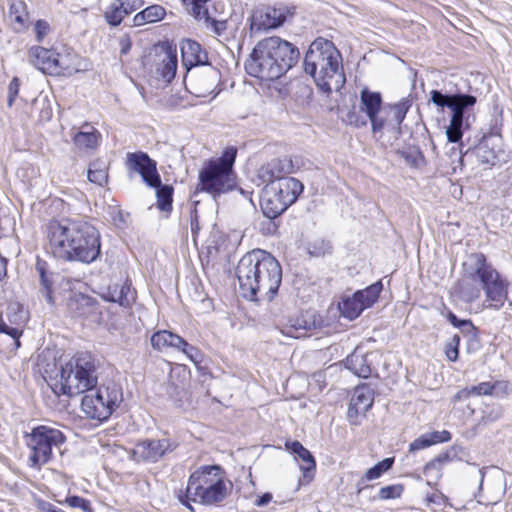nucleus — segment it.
I'll return each mask as SVG.
<instances>
[{"mask_svg":"<svg viewBox=\"0 0 512 512\" xmlns=\"http://www.w3.org/2000/svg\"><path fill=\"white\" fill-rule=\"evenodd\" d=\"M47 238L55 257L90 264L101 255V236L90 222L81 219L50 221Z\"/></svg>","mask_w":512,"mask_h":512,"instance_id":"1","label":"nucleus"},{"mask_svg":"<svg viewBox=\"0 0 512 512\" xmlns=\"http://www.w3.org/2000/svg\"><path fill=\"white\" fill-rule=\"evenodd\" d=\"M235 274L240 295L249 301H271L282 282V268L270 253L256 249L239 260Z\"/></svg>","mask_w":512,"mask_h":512,"instance_id":"2","label":"nucleus"},{"mask_svg":"<svg viewBox=\"0 0 512 512\" xmlns=\"http://www.w3.org/2000/svg\"><path fill=\"white\" fill-rule=\"evenodd\" d=\"M299 55L292 43L277 36L268 37L256 44L245 62V69L251 76L275 80L297 63Z\"/></svg>","mask_w":512,"mask_h":512,"instance_id":"3","label":"nucleus"},{"mask_svg":"<svg viewBox=\"0 0 512 512\" xmlns=\"http://www.w3.org/2000/svg\"><path fill=\"white\" fill-rule=\"evenodd\" d=\"M304 70L322 93L339 92L346 81L341 53L332 41L322 37L316 38L306 52Z\"/></svg>","mask_w":512,"mask_h":512,"instance_id":"4","label":"nucleus"},{"mask_svg":"<svg viewBox=\"0 0 512 512\" xmlns=\"http://www.w3.org/2000/svg\"><path fill=\"white\" fill-rule=\"evenodd\" d=\"M226 495L222 468L218 465L201 466L190 475L186 492L179 495V501L192 510L189 501L213 505L223 501Z\"/></svg>","mask_w":512,"mask_h":512,"instance_id":"5","label":"nucleus"},{"mask_svg":"<svg viewBox=\"0 0 512 512\" xmlns=\"http://www.w3.org/2000/svg\"><path fill=\"white\" fill-rule=\"evenodd\" d=\"M464 277L479 281L485 292V307L499 310L508 297V282L482 253H472L463 263Z\"/></svg>","mask_w":512,"mask_h":512,"instance_id":"6","label":"nucleus"},{"mask_svg":"<svg viewBox=\"0 0 512 512\" xmlns=\"http://www.w3.org/2000/svg\"><path fill=\"white\" fill-rule=\"evenodd\" d=\"M97 367L91 354L81 353L72 357L60 370V380L54 385L56 394L75 396L97 385Z\"/></svg>","mask_w":512,"mask_h":512,"instance_id":"7","label":"nucleus"},{"mask_svg":"<svg viewBox=\"0 0 512 512\" xmlns=\"http://www.w3.org/2000/svg\"><path fill=\"white\" fill-rule=\"evenodd\" d=\"M237 149L228 147L222 156L209 160L199 172L198 188L213 195L221 194L233 186V165Z\"/></svg>","mask_w":512,"mask_h":512,"instance_id":"8","label":"nucleus"},{"mask_svg":"<svg viewBox=\"0 0 512 512\" xmlns=\"http://www.w3.org/2000/svg\"><path fill=\"white\" fill-rule=\"evenodd\" d=\"M303 189L302 182L293 177L279 179L265 187L261 198L263 214L269 219L280 216L296 202Z\"/></svg>","mask_w":512,"mask_h":512,"instance_id":"9","label":"nucleus"},{"mask_svg":"<svg viewBox=\"0 0 512 512\" xmlns=\"http://www.w3.org/2000/svg\"><path fill=\"white\" fill-rule=\"evenodd\" d=\"M81 408L85 415L100 422L107 420L123 401V392L119 385L110 383L86 391Z\"/></svg>","mask_w":512,"mask_h":512,"instance_id":"10","label":"nucleus"},{"mask_svg":"<svg viewBox=\"0 0 512 512\" xmlns=\"http://www.w3.org/2000/svg\"><path fill=\"white\" fill-rule=\"evenodd\" d=\"M66 440L59 429L39 425L27 436V445L32 453L29 457L32 467H40L51 459L53 448H59Z\"/></svg>","mask_w":512,"mask_h":512,"instance_id":"11","label":"nucleus"},{"mask_svg":"<svg viewBox=\"0 0 512 512\" xmlns=\"http://www.w3.org/2000/svg\"><path fill=\"white\" fill-rule=\"evenodd\" d=\"M407 102L394 105H382V98H360V110L365 111L371 122L372 132L381 131L387 122L399 126L406 117L409 109Z\"/></svg>","mask_w":512,"mask_h":512,"instance_id":"12","label":"nucleus"},{"mask_svg":"<svg viewBox=\"0 0 512 512\" xmlns=\"http://www.w3.org/2000/svg\"><path fill=\"white\" fill-rule=\"evenodd\" d=\"M477 98H431L439 107H447L451 110L450 125L446 129L449 142L458 143L463 136V130L469 128L470 117Z\"/></svg>","mask_w":512,"mask_h":512,"instance_id":"13","label":"nucleus"},{"mask_svg":"<svg viewBox=\"0 0 512 512\" xmlns=\"http://www.w3.org/2000/svg\"><path fill=\"white\" fill-rule=\"evenodd\" d=\"M176 447L177 443L169 438L147 439L135 445L133 455L137 460L155 463Z\"/></svg>","mask_w":512,"mask_h":512,"instance_id":"14","label":"nucleus"},{"mask_svg":"<svg viewBox=\"0 0 512 512\" xmlns=\"http://www.w3.org/2000/svg\"><path fill=\"white\" fill-rule=\"evenodd\" d=\"M127 167L129 170L138 173L148 186L160 184V175L157 171L156 162L147 153H128Z\"/></svg>","mask_w":512,"mask_h":512,"instance_id":"15","label":"nucleus"},{"mask_svg":"<svg viewBox=\"0 0 512 512\" xmlns=\"http://www.w3.org/2000/svg\"><path fill=\"white\" fill-rule=\"evenodd\" d=\"M293 168L292 160L287 157L272 159L257 170L258 185L265 184L268 187L279 179L287 178Z\"/></svg>","mask_w":512,"mask_h":512,"instance_id":"16","label":"nucleus"},{"mask_svg":"<svg viewBox=\"0 0 512 512\" xmlns=\"http://www.w3.org/2000/svg\"><path fill=\"white\" fill-rule=\"evenodd\" d=\"M374 402V393L372 388L367 384L356 386L350 400L347 411V417L351 424H358V417L372 407Z\"/></svg>","mask_w":512,"mask_h":512,"instance_id":"17","label":"nucleus"},{"mask_svg":"<svg viewBox=\"0 0 512 512\" xmlns=\"http://www.w3.org/2000/svg\"><path fill=\"white\" fill-rule=\"evenodd\" d=\"M286 16L282 9L267 7L264 10L255 11L249 18L251 33H258L280 27L285 22Z\"/></svg>","mask_w":512,"mask_h":512,"instance_id":"18","label":"nucleus"},{"mask_svg":"<svg viewBox=\"0 0 512 512\" xmlns=\"http://www.w3.org/2000/svg\"><path fill=\"white\" fill-rule=\"evenodd\" d=\"M154 63L156 74L167 85L170 83L177 71V51L169 45L162 46L156 51Z\"/></svg>","mask_w":512,"mask_h":512,"instance_id":"19","label":"nucleus"},{"mask_svg":"<svg viewBox=\"0 0 512 512\" xmlns=\"http://www.w3.org/2000/svg\"><path fill=\"white\" fill-rule=\"evenodd\" d=\"M55 64L57 70L54 75L71 76L79 71L85 70L86 61L82 59L73 49L63 47L60 51H56Z\"/></svg>","mask_w":512,"mask_h":512,"instance_id":"20","label":"nucleus"},{"mask_svg":"<svg viewBox=\"0 0 512 512\" xmlns=\"http://www.w3.org/2000/svg\"><path fill=\"white\" fill-rule=\"evenodd\" d=\"M144 5V0H113L104 12V19L112 27L119 26L124 18Z\"/></svg>","mask_w":512,"mask_h":512,"instance_id":"21","label":"nucleus"},{"mask_svg":"<svg viewBox=\"0 0 512 512\" xmlns=\"http://www.w3.org/2000/svg\"><path fill=\"white\" fill-rule=\"evenodd\" d=\"M182 63L187 71L196 66L210 65L207 52L191 39L181 42Z\"/></svg>","mask_w":512,"mask_h":512,"instance_id":"22","label":"nucleus"},{"mask_svg":"<svg viewBox=\"0 0 512 512\" xmlns=\"http://www.w3.org/2000/svg\"><path fill=\"white\" fill-rule=\"evenodd\" d=\"M72 140L79 151L89 153L99 146L101 133L90 123L85 122L73 134Z\"/></svg>","mask_w":512,"mask_h":512,"instance_id":"23","label":"nucleus"},{"mask_svg":"<svg viewBox=\"0 0 512 512\" xmlns=\"http://www.w3.org/2000/svg\"><path fill=\"white\" fill-rule=\"evenodd\" d=\"M30 62L43 73L54 75L57 70L55 64V50L47 49L41 46H33L28 51Z\"/></svg>","mask_w":512,"mask_h":512,"instance_id":"24","label":"nucleus"},{"mask_svg":"<svg viewBox=\"0 0 512 512\" xmlns=\"http://www.w3.org/2000/svg\"><path fill=\"white\" fill-rule=\"evenodd\" d=\"M315 328V322L304 317L291 318L280 328V332L290 338L299 339L306 337Z\"/></svg>","mask_w":512,"mask_h":512,"instance_id":"25","label":"nucleus"},{"mask_svg":"<svg viewBox=\"0 0 512 512\" xmlns=\"http://www.w3.org/2000/svg\"><path fill=\"white\" fill-rule=\"evenodd\" d=\"M8 17L16 32H21L28 27L29 13L27 5L22 0H12L9 6Z\"/></svg>","mask_w":512,"mask_h":512,"instance_id":"26","label":"nucleus"},{"mask_svg":"<svg viewBox=\"0 0 512 512\" xmlns=\"http://www.w3.org/2000/svg\"><path fill=\"white\" fill-rule=\"evenodd\" d=\"M150 342L153 349L158 351L168 348L178 350L180 345H183V338L171 331L160 330L151 336Z\"/></svg>","mask_w":512,"mask_h":512,"instance_id":"27","label":"nucleus"},{"mask_svg":"<svg viewBox=\"0 0 512 512\" xmlns=\"http://www.w3.org/2000/svg\"><path fill=\"white\" fill-rule=\"evenodd\" d=\"M286 446L295 455L296 459L303 462L300 465V469L303 471L304 477H308L310 473L315 471L316 463L314 457L299 441L287 443Z\"/></svg>","mask_w":512,"mask_h":512,"instance_id":"28","label":"nucleus"},{"mask_svg":"<svg viewBox=\"0 0 512 512\" xmlns=\"http://www.w3.org/2000/svg\"><path fill=\"white\" fill-rule=\"evenodd\" d=\"M346 368L360 378H368L372 374L368 355L354 351L346 358Z\"/></svg>","mask_w":512,"mask_h":512,"instance_id":"29","label":"nucleus"},{"mask_svg":"<svg viewBox=\"0 0 512 512\" xmlns=\"http://www.w3.org/2000/svg\"><path fill=\"white\" fill-rule=\"evenodd\" d=\"M360 102L356 104L353 102L350 107L338 109L339 117L347 125L354 126L356 128L367 125V115L365 111L360 110Z\"/></svg>","mask_w":512,"mask_h":512,"instance_id":"30","label":"nucleus"},{"mask_svg":"<svg viewBox=\"0 0 512 512\" xmlns=\"http://www.w3.org/2000/svg\"><path fill=\"white\" fill-rule=\"evenodd\" d=\"M166 15V10L161 5H151L138 12L133 17L132 26H142L149 23H155L162 20Z\"/></svg>","mask_w":512,"mask_h":512,"instance_id":"31","label":"nucleus"},{"mask_svg":"<svg viewBox=\"0 0 512 512\" xmlns=\"http://www.w3.org/2000/svg\"><path fill=\"white\" fill-rule=\"evenodd\" d=\"M481 164L494 165L497 159V152L491 143V138L484 137L473 150Z\"/></svg>","mask_w":512,"mask_h":512,"instance_id":"32","label":"nucleus"},{"mask_svg":"<svg viewBox=\"0 0 512 512\" xmlns=\"http://www.w3.org/2000/svg\"><path fill=\"white\" fill-rule=\"evenodd\" d=\"M339 310L343 317L354 320L360 316L365 308L354 293L351 297H346L339 303Z\"/></svg>","mask_w":512,"mask_h":512,"instance_id":"33","label":"nucleus"},{"mask_svg":"<svg viewBox=\"0 0 512 512\" xmlns=\"http://www.w3.org/2000/svg\"><path fill=\"white\" fill-rule=\"evenodd\" d=\"M382 289V282L377 281L363 290L356 291L355 295L359 301L364 304V308L366 309L371 307L377 301Z\"/></svg>","mask_w":512,"mask_h":512,"instance_id":"34","label":"nucleus"},{"mask_svg":"<svg viewBox=\"0 0 512 512\" xmlns=\"http://www.w3.org/2000/svg\"><path fill=\"white\" fill-rule=\"evenodd\" d=\"M110 300L117 302L124 307L130 306L135 300V295L131 289V284L126 281L120 286L116 285L113 292L111 293Z\"/></svg>","mask_w":512,"mask_h":512,"instance_id":"35","label":"nucleus"},{"mask_svg":"<svg viewBox=\"0 0 512 512\" xmlns=\"http://www.w3.org/2000/svg\"><path fill=\"white\" fill-rule=\"evenodd\" d=\"M151 187L156 188L157 207L161 211H170L172 209L173 188L170 185H163L161 181L159 185Z\"/></svg>","mask_w":512,"mask_h":512,"instance_id":"36","label":"nucleus"},{"mask_svg":"<svg viewBox=\"0 0 512 512\" xmlns=\"http://www.w3.org/2000/svg\"><path fill=\"white\" fill-rule=\"evenodd\" d=\"M5 318L7 321L13 326H17L22 329V326L26 322V312L24 311L23 306L18 302L10 303L7 306L5 312Z\"/></svg>","mask_w":512,"mask_h":512,"instance_id":"37","label":"nucleus"},{"mask_svg":"<svg viewBox=\"0 0 512 512\" xmlns=\"http://www.w3.org/2000/svg\"><path fill=\"white\" fill-rule=\"evenodd\" d=\"M88 180L99 186H103L108 181V173L106 166L101 161H94L90 164L87 173Z\"/></svg>","mask_w":512,"mask_h":512,"instance_id":"38","label":"nucleus"},{"mask_svg":"<svg viewBox=\"0 0 512 512\" xmlns=\"http://www.w3.org/2000/svg\"><path fill=\"white\" fill-rule=\"evenodd\" d=\"M394 463V458H385L382 461L378 462L376 465L371 467L365 473L364 478H362L358 485H363L366 481H371L378 479L384 472L388 471Z\"/></svg>","mask_w":512,"mask_h":512,"instance_id":"39","label":"nucleus"},{"mask_svg":"<svg viewBox=\"0 0 512 512\" xmlns=\"http://www.w3.org/2000/svg\"><path fill=\"white\" fill-rule=\"evenodd\" d=\"M447 320L456 328L460 329L461 333L474 338L476 336V328L471 320L459 319L453 312L448 311L446 315Z\"/></svg>","mask_w":512,"mask_h":512,"instance_id":"40","label":"nucleus"},{"mask_svg":"<svg viewBox=\"0 0 512 512\" xmlns=\"http://www.w3.org/2000/svg\"><path fill=\"white\" fill-rule=\"evenodd\" d=\"M198 20H203L207 29H210L216 35H222L227 29V21L226 20H217L213 18L208 10H203V13L200 16H195Z\"/></svg>","mask_w":512,"mask_h":512,"instance_id":"41","label":"nucleus"},{"mask_svg":"<svg viewBox=\"0 0 512 512\" xmlns=\"http://www.w3.org/2000/svg\"><path fill=\"white\" fill-rule=\"evenodd\" d=\"M494 389V386L489 382H482L476 386H473L469 389H464L459 391L455 395V399L467 398L470 395H490Z\"/></svg>","mask_w":512,"mask_h":512,"instance_id":"42","label":"nucleus"},{"mask_svg":"<svg viewBox=\"0 0 512 512\" xmlns=\"http://www.w3.org/2000/svg\"><path fill=\"white\" fill-rule=\"evenodd\" d=\"M22 332V329L17 326H13L2 314L0 315V334L3 333L10 336L14 340L16 348H19L21 345L19 338L22 335Z\"/></svg>","mask_w":512,"mask_h":512,"instance_id":"43","label":"nucleus"},{"mask_svg":"<svg viewBox=\"0 0 512 512\" xmlns=\"http://www.w3.org/2000/svg\"><path fill=\"white\" fill-rule=\"evenodd\" d=\"M178 351L182 352L194 364H199L203 360L201 351L197 347L190 345L185 339H183V345H180Z\"/></svg>","mask_w":512,"mask_h":512,"instance_id":"44","label":"nucleus"},{"mask_svg":"<svg viewBox=\"0 0 512 512\" xmlns=\"http://www.w3.org/2000/svg\"><path fill=\"white\" fill-rule=\"evenodd\" d=\"M64 503L71 508H80L83 512H93L90 502L76 495L67 497Z\"/></svg>","mask_w":512,"mask_h":512,"instance_id":"45","label":"nucleus"},{"mask_svg":"<svg viewBox=\"0 0 512 512\" xmlns=\"http://www.w3.org/2000/svg\"><path fill=\"white\" fill-rule=\"evenodd\" d=\"M39 278H40V284L42 286V292H43V295H44L45 299L50 304L53 303V298H52V284H53L52 273L49 272L47 274L40 275Z\"/></svg>","mask_w":512,"mask_h":512,"instance_id":"46","label":"nucleus"},{"mask_svg":"<svg viewBox=\"0 0 512 512\" xmlns=\"http://www.w3.org/2000/svg\"><path fill=\"white\" fill-rule=\"evenodd\" d=\"M460 297L467 303H472L480 297V290L473 286L461 285L459 289Z\"/></svg>","mask_w":512,"mask_h":512,"instance_id":"47","label":"nucleus"},{"mask_svg":"<svg viewBox=\"0 0 512 512\" xmlns=\"http://www.w3.org/2000/svg\"><path fill=\"white\" fill-rule=\"evenodd\" d=\"M429 442H431V446L438 443L448 442L451 439V433L447 430L442 431H433L430 433H426Z\"/></svg>","mask_w":512,"mask_h":512,"instance_id":"48","label":"nucleus"},{"mask_svg":"<svg viewBox=\"0 0 512 512\" xmlns=\"http://www.w3.org/2000/svg\"><path fill=\"white\" fill-rule=\"evenodd\" d=\"M34 30L36 34V40L38 42H42L50 32V25L47 21L40 19L36 21Z\"/></svg>","mask_w":512,"mask_h":512,"instance_id":"49","label":"nucleus"},{"mask_svg":"<svg viewBox=\"0 0 512 512\" xmlns=\"http://www.w3.org/2000/svg\"><path fill=\"white\" fill-rule=\"evenodd\" d=\"M401 493V488L399 486L390 485L382 487L379 491V498L386 500L399 497Z\"/></svg>","mask_w":512,"mask_h":512,"instance_id":"50","label":"nucleus"},{"mask_svg":"<svg viewBox=\"0 0 512 512\" xmlns=\"http://www.w3.org/2000/svg\"><path fill=\"white\" fill-rule=\"evenodd\" d=\"M430 446H431V442H429V439L425 433L410 443L409 451L416 452V451L428 448Z\"/></svg>","mask_w":512,"mask_h":512,"instance_id":"51","label":"nucleus"},{"mask_svg":"<svg viewBox=\"0 0 512 512\" xmlns=\"http://www.w3.org/2000/svg\"><path fill=\"white\" fill-rule=\"evenodd\" d=\"M451 461V457L448 453H443L438 455L435 459L431 460L425 465V470H430L433 468H438L442 464L448 463Z\"/></svg>","mask_w":512,"mask_h":512,"instance_id":"52","label":"nucleus"},{"mask_svg":"<svg viewBox=\"0 0 512 512\" xmlns=\"http://www.w3.org/2000/svg\"><path fill=\"white\" fill-rule=\"evenodd\" d=\"M183 1L187 4L190 3L192 5V12H193L194 16H200L203 13V10H208L205 7V4L209 0H183Z\"/></svg>","mask_w":512,"mask_h":512,"instance_id":"53","label":"nucleus"},{"mask_svg":"<svg viewBox=\"0 0 512 512\" xmlns=\"http://www.w3.org/2000/svg\"><path fill=\"white\" fill-rule=\"evenodd\" d=\"M40 119L42 121H49L53 115L52 107L48 98H43L41 102Z\"/></svg>","mask_w":512,"mask_h":512,"instance_id":"54","label":"nucleus"},{"mask_svg":"<svg viewBox=\"0 0 512 512\" xmlns=\"http://www.w3.org/2000/svg\"><path fill=\"white\" fill-rule=\"evenodd\" d=\"M35 269L39 276L49 273V266L47 262L40 257H37L36 259Z\"/></svg>","mask_w":512,"mask_h":512,"instance_id":"55","label":"nucleus"},{"mask_svg":"<svg viewBox=\"0 0 512 512\" xmlns=\"http://www.w3.org/2000/svg\"><path fill=\"white\" fill-rule=\"evenodd\" d=\"M445 353H446L447 358L450 361L455 362L458 359V356H459V348L455 347V346H452L450 344H447L446 345V349H445Z\"/></svg>","mask_w":512,"mask_h":512,"instance_id":"56","label":"nucleus"},{"mask_svg":"<svg viewBox=\"0 0 512 512\" xmlns=\"http://www.w3.org/2000/svg\"><path fill=\"white\" fill-rule=\"evenodd\" d=\"M41 512H65L50 502L41 501L38 505Z\"/></svg>","mask_w":512,"mask_h":512,"instance_id":"57","label":"nucleus"},{"mask_svg":"<svg viewBox=\"0 0 512 512\" xmlns=\"http://www.w3.org/2000/svg\"><path fill=\"white\" fill-rule=\"evenodd\" d=\"M272 500V494L271 493H264L263 495L259 496L255 500V505L258 507H262L267 505Z\"/></svg>","mask_w":512,"mask_h":512,"instance_id":"58","label":"nucleus"},{"mask_svg":"<svg viewBox=\"0 0 512 512\" xmlns=\"http://www.w3.org/2000/svg\"><path fill=\"white\" fill-rule=\"evenodd\" d=\"M165 102L163 103L165 106L169 107L170 109H177V107L180 105L179 102H182L185 98H163Z\"/></svg>","mask_w":512,"mask_h":512,"instance_id":"59","label":"nucleus"},{"mask_svg":"<svg viewBox=\"0 0 512 512\" xmlns=\"http://www.w3.org/2000/svg\"><path fill=\"white\" fill-rule=\"evenodd\" d=\"M190 226H191L192 235L195 238L197 236V234H198L199 229H200L199 228V223H198V216H197L196 213L191 216Z\"/></svg>","mask_w":512,"mask_h":512,"instance_id":"60","label":"nucleus"},{"mask_svg":"<svg viewBox=\"0 0 512 512\" xmlns=\"http://www.w3.org/2000/svg\"><path fill=\"white\" fill-rule=\"evenodd\" d=\"M409 77L412 79L413 83H412V89L414 90L413 93H410L408 96H418L419 92L416 91V87H415V82H416V77H417V72L412 69V68H409Z\"/></svg>","mask_w":512,"mask_h":512,"instance_id":"61","label":"nucleus"},{"mask_svg":"<svg viewBox=\"0 0 512 512\" xmlns=\"http://www.w3.org/2000/svg\"><path fill=\"white\" fill-rule=\"evenodd\" d=\"M18 87H19L18 79L14 78L9 85L10 96H15L18 94Z\"/></svg>","mask_w":512,"mask_h":512,"instance_id":"62","label":"nucleus"},{"mask_svg":"<svg viewBox=\"0 0 512 512\" xmlns=\"http://www.w3.org/2000/svg\"><path fill=\"white\" fill-rule=\"evenodd\" d=\"M443 499V495L441 494H432L427 497V501L430 503L440 504V500Z\"/></svg>","mask_w":512,"mask_h":512,"instance_id":"63","label":"nucleus"},{"mask_svg":"<svg viewBox=\"0 0 512 512\" xmlns=\"http://www.w3.org/2000/svg\"><path fill=\"white\" fill-rule=\"evenodd\" d=\"M131 44L128 40L121 42V53L126 54L130 50Z\"/></svg>","mask_w":512,"mask_h":512,"instance_id":"64","label":"nucleus"}]
</instances>
